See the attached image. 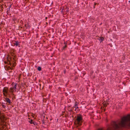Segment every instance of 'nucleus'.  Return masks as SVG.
<instances>
[{
    "label": "nucleus",
    "instance_id": "1",
    "mask_svg": "<svg viewBox=\"0 0 130 130\" xmlns=\"http://www.w3.org/2000/svg\"><path fill=\"white\" fill-rule=\"evenodd\" d=\"M113 126L115 129L123 127L130 126V115L128 114L123 117L119 122H114Z\"/></svg>",
    "mask_w": 130,
    "mask_h": 130
},
{
    "label": "nucleus",
    "instance_id": "2",
    "mask_svg": "<svg viewBox=\"0 0 130 130\" xmlns=\"http://www.w3.org/2000/svg\"><path fill=\"white\" fill-rule=\"evenodd\" d=\"M12 87L10 88L9 90V92L11 93V94L13 95V92L16 91L17 88V84L13 82L11 84Z\"/></svg>",
    "mask_w": 130,
    "mask_h": 130
},
{
    "label": "nucleus",
    "instance_id": "3",
    "mask_svg": "<svg viewBox=\"0 0 130 130\" xmlns=\"http://www.w3.org/2000/svg\"><path fill=\"white\" fill-rule=\"evenodd\" d=\"M76 122L78 125H80L82 122V118L81 116H77L76 119Z\"/></svg>",
    "mask_w": 130,
    "mask_h": 130
},
{
    "label": "nucleus",
    "instance_id": "4",
    "mask_svg": "<svg viewBox=\"0 0 130 130\" xmlns=\"http://www.w3.org/2000/svg\"><path fill=\"white\" fill-rule=\"evenodd\" d=\"M13 61H10V60H12L11 59L10 57L9 56V55H8V57L7 58V60L8 61V62H9V63L11 64V62H12V63L13 64V66L14 67L15 65V58L14 57H13Z\"/></svg>",
    "mask_w": 130,
    "mask_h": 130
},
{
    "label": "nucleus",
    "instance_id": "5",
    "mask_svg": "<svg viewBox=\"0 0 130 130\" xmlns=\"http://www.w3.org/2000/svg\"><path fill=\"white\" fill-rule=\"evenodd\" d=\"M3 92L4 95L5 96H6L8 93V88L7 87H4Z\"/></svg>",
    "mask_w": 130,
    "mask_h": 130
},
{
    "label": "nucleus",
    "instance_id": "6",
    "mask_svg": "<svg viewBox=\"0 0 130 130\" xmlns=\"http://www.w3.org/2000/svg\"><path fill=\"white\" fill-rule=\"evenodd\" d=\"M69 8L67 7L63 8L62 10V11L64 14H67L69 12Z\"/></svg>",
    "mask_w": 130,
    "mask_h": 130
},
{
    "label": "nucleus",
    "instance_id": "7",
    "mask_svg": "<svg viewBox=\"0 0 130 130\" xmlns=\"http://www.w3.org/2000/svg\"><path fill=\"white\" fill-rule=\"evenodd\" d=\"M5 118V117L4 115L1 114L0 115V119L2 120V121H4Z\"/></svg>",
    "mask_w": 130,
    "mask_h": 130
},
{
    "label": "nucleus",
    "instance_id": "8",
    "mask_svg": "<svg viewBox=\"0 0 130 130\" xmlns=\"http://www.w3.org/2000/svg\"><path fill=\"white\" fill-rule=\"evenodd\" d=\"M77 102L75 103L74 107L75 108V110H77L78 109V107L77 106Z\"/></svg>",
    "mask_w": 130,
    "mask_h": 130
},
{
    "label": "nucleus",
    "instance_id": "9",
    "mask_svg": "<svg viewBox=\"0 0 130 130\" xmlns=\"http://www.w3.org/2000/svg\"><path fill=\"white\" fill-rule=\"evenodd\" d=\"M6 101L8 103L10 104L11 103L10 100L8 98H6L5 99Z\"/></svg>",
    "mask_w": 130,
    "mask_h": 130
},
{
    "label": "nucleus",
    "instance_id": "10",
    "mask_svg": "<svg viewBox=\"0 0 130 130\" xmlns=\"http://www.w3.org/2000/svg\"><path fill=\"white\" fill-rule=\"evenodd\" d=\"M5 69L7 70H9L10 69H11V68L9 66H5Z\"/></svg>",
    "mask_w": 130,
    "mask_h": 130
},
{
    "label": "nucleus",
    "instance_id": "11",
    "mask_svg": "<svg viewBox=\"0 0 130 130\" xmlns=\"http://www.w3.org/2000/svg\"><path fill=\"white\" fill-rule=\"evenodd\" d=\"M6 127V125L4 124L3 126H2V127L1 129V130L3 129H4V127Z\"/></svg>",
    "mask_w": 130,
    "mask_h": 130
},
{
    "label": "nucleus",
    "instance_id": "12",
    "mask_svg": "<svg viewBox=\"0 0 130 130\" xmlns=\"http://www.w3.org/2000/svg\"><path fill=\"white\" fill-rule=\"evenodd\" d=\"M14 44L16 45L17 46L19 45V43L18 41L15 42V43Z\"/></svg>",
    "mask_w": 130,
    "mask_h": 130
},
{
    "label": "nucleus",
    "instance_id": "13",
    "mask_svg": "<svg viewBox=\"0 0 130 130\" xmlns=\"http://www.w3.org/2000/svg\"><path fill=\"white\" fill-rule=\"evenodd\" d=\"M41 68L40 67H38V70L39 71H40L41 70Z\"/></svg>",
    "mask_w": 130,
    "mask_h": 130
},
{
    "label": "nucleus",
    "instance_id": "14",
    "mask_svg": "<svg viewBox=\"0 0 130 130\" xmlns=\"http://www.w3.org/2000/svg\"><path fill=\"white\" fill-rule=\"evenodd\" d=\"M100 39L102 41H103L104 40V38L103 37H100Z\"/></svg>",
    "mask_w": 130,
    "mask_h": 130
},
{
    "label": "nucleus",
    "instance_id": "15",
    "mask_svg": "<svg viewBox=\"0 0 130 130\" xmlns=\"http://www.w3.org/2000/svg\"><path fill=\"white\" fill-rule=\"evenodd\" d=\"M13 20L14 21H15L17 20V19L16 18H14L13 19Z\"/></svg>",
    "mask_w": 130,
    "mask_h": 130
},
{
    "label": "nucleus",
    "instance_id": "16",
    "mask_svg": "<svg viewBox=\"0 0 130 130\" xmlns=\"http://www.w3.org/2000/svg\"><path fill=\"white\" fill-rule=\"evenodd\" d=\"M27 27L29 28L30 27V26L29 25V24H27Z\"/></svg>",
    "mask_w": 130,
    "mask_h": 130
},
{
    "label": "nucleus",
    "instance_id": "17",
    "mask_svg": "<svg viewBox=\"0 0 130 130\" xmlns=\"http://www.w3.org/2000/svg\"><path fill=\"white\" fill-rule=\"evenodd\" d=\"M103 105H104V107H106L107 106V105L105 103H103Z\"/></svg>",
    "mask_w": 130,
    "mask_h": 130
},
{
    "label": "nucleus",
    "instance_id": "18",
    "mask_svg": "<svg viewBox=\"0 0 130 130\" xmlns=\"http://www.w3.org/2000/svg\"><path fill=\"white\" fill-rule=\"evenodd\" d=\"M32 120H31L29 121V122L31 124H32Z\"/></svg>",
    "mask_w": 130,
    "mask_h": 130
},
{
    "label": "nucleus",
    "instance_id": "19",
    "mask_svg": "<svg viewBox=\"0 0 130 130\" xmlns=\"http://www.w3.org/2000/svg\"><path fill=\"white\" fill-rule=\"evenodd\" d=\"M67 47V45H66L65 46L63 47V49H64V48H65Z\"/></svg>",
    "mask_w": 130,
    "mask_h": 130
},
{
    "label": "nucleus",
    "instance_id": "20",
    "mask_svg": "<svg viewBox=\"0 0 130 130\" xmlns=\"http://www.w3.org/2000/svg\"><path fill=\"white\" fill-rule=\"evenodd\" d=\"M32 116L33 117H34V116H35V115L34 114H32Z\"/></svg>",
    "mask_w": 130,
    "mask_h": 130
},
{
    "label": "nucleus",
    "instance_id": "21",
    "mask_svg": "<svg viewBox=\"0 0 130 130\" xmlns=\"http://www.w3.org/2000/svg\"><path fill=\"white\" fill-rule=\"evenodd\" d=\"M20 23H23V21H22V20H21V21H20Z\"/></svg>",
    "mask_w": 130,
    "mask_h": 130
},
{
    "label": "nucleus",
    "instance_id": "22",
    "mask_svg": "<svg viewBox=\"0 0 130 130\" xmlns=\"http://www.w3.org/2000/svg\"><path fill=\"white\" fill-rule=\"evenodd\" d=\"M2 106L4 108L5 107V106L4 105H2Z\"/></svg>",
    "mask_w": 130,
    "mask_h": 130
},
{
    "label": "nucleus",
    "instance_id": "23",
    "mask_svg": "<svg viewBox=\"0 0 130 130\" xmlns=\"http://www.w3.org/2000/svg\"><path fill=\"white\" fill-rule=\"evenodd\" d=\"M26 25H27L26 24H25V26L26 27H27Z\"/></svg>",
    "mask_w": 130,
    "mask_h": 130
},
{
    "label": "nucleus",
    "instance_id": "24",
    "mask_svg": "<svg viewBox=\"0 0 130 130\" xmlns=\"http://www.w3.org/2000/svg\"><path fill=\"white\" fill-rule=\"evenodd\" d=\"M4 62L6 64L7 63V62L6 61H5Z\"/></svg>",
    "mask_w": 130,
    "mask_h": 130
},
{
    "label": "nucleus",
    "instance_id": "25",
    "mask_svg": "<svg viewBox=\"0 0 130 130\" xmlns=\"http://www.w3.org/2000/svg\"><path fill=\"white\" fill-rule=\"evenodd\" d=\"M47 17H46L45 18L46 19H47Z\"/></svg>",
    "mask_w": 130,
    "mask_h": 130
},
{
    "label": "nucleus",
    "instance_id": "26",
    "mask_svg": "<svg viewBox=\"0 0 130 130\" xmlns=\"http://www.w3.org/2000/svg\"><path fill=\"white\" fill-rule=\"evenodd\" d=\"M46 24H47V22H46Z\"/></svg>",
    "mask_w": 130,
    "mask_h": 130
},
{
    "label": "nucleus",
    "instance_id": "27",
    "mask_svg": "<svg viewBox=\"0 0 130 130\" xmlns=\"http://www.w3.org/2000/svg\"><path fill=\"white\" fill-rule=\"evenodd\" d=\"M20 76H19V78H20Z\"/></svg>",
    "mask_w": 130,
    "mask_h": 130
},
{
    "label": "nucleus",
    "instance_id": "28",
    "mask_svg": "<svg viewBox=\"0 0 130 130\" xmlns=\"http://www.w3.org/2000/svg\"><path fill=\"white\" fill-rule=\"evenodd\" d=\"M99 130H102V129H100Z\"/></svg>",
    "mask_w": 130,
    "mask_h": 130
},
{
    "label": "nucleus",
    "instance_id": "29",
    "mask_svg": "<svg viewBox=\"0 0 130 130\" xmlns=\"http://www.w3.org/2000/svg\"><path fill=\"white\" fill-rule=\"evenodd\" d=\"M4 130H6V129H4Z\"/></svg>",
    "mask_w": 130,
    "mask_h": 130
}]
</instances>
